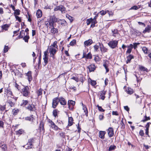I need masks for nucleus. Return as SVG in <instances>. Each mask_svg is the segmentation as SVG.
Masks as SVG:
<instances>
[{"label": "nucleus", "mask_w": 151, "mask_h": 151, "mask_svg": "<svg viewBox=\"0 0 151 151\" xmlns=\"http://www.w3.org/2000/svg\"><path fill=\"white\" fill-rule=\"evenodd\" d=\"M49 28L50 29V32L53 34H55L58 32V29L57 28H54V25L52 27H49Z\"/></svg>", "instance_id": "obj_13"}, {"label": "nucleus", "mask_w": 151, "mask_h": 151, "mask_svg": "<svg viewBox=\"0 0 151 151\" xmlns=\"http://www.w3.org/2000/svg\"><path fill=\"white\" fill-rule=\"evenodd\" d=\"M43 91V90L41 88H40L39 89L37 90V93L38 96H39L42 94Z\"/></svg>", "instance_id": "obj_29"}, {"label": "nucleus", "mask_w": 151, "mask_h": 151, "mask_svg": "<svg viewBox=\"0 0 151 151\" xmlns=\"http://www.w3.org/2000/svg\"><path fill=\"white\" fill-rule=\"evenodd\" d=\"M82 58H85L86 63L87 61V59H91L92 58V55L90 52H89L88 54L83 52V56Z\"/></svg>", "instance_id": "obj_7"}, {"label": "nucleus", "mask_w": 151, "mask_h": 151, "mask_svg": "<svg viewBox=\"0 0 151 151\" xmlns=\"http://www.w3.org/2000/svg\"><path fill=\"white\" fill-rule=\"evenodd\" d=\"M48 121L50 124L49 126L51 127L52 129L56 131L60 129L58 128V126L56 125L52 120L50 119H48Z\"/></svg>", "instance_id": "obj_3"}, {"label": "nucleus", "mask_w": 151, "mask_h": 151, "mask_svg": "<svg viewBox=\"0 0 151 151\" xmlns=\"http://www.w3.org/2000/svg\"><path fill=\"white\" fill-rule=\"evenodd\" d=\"M66 17L70 21H72L73 20V17L70 16L68 14H66Z\"/></svg>", "instance_id": "obj_42"}, {"label": "nucleus", "mask_w": 151, "mask_h": 151, "mask_svg": "<svg viewBox=\"0 0 151 151\" xmlns=\"http://www.w3.org/2000/svg\"><path fill=\"white\" fill-rule=\"evenodd\" d=\"M93 43V40L91 39H89L84 42V45L85 47H88Z\"/></svg>", "instance_id": "obj_14"}, {"label": "nucleus", "mask_w": 151, "mask_h": 151, "mask_svg": "<svg viewBox=\"0 0 151 151\" xmlns=\"http://www.w3.org/2000/svg\"><path fill=\"white\" fill-rule=\"evenodd\" d=\"M139 69L142 71H146V72H148V70L147 69L145 68V67L142 66H140L139 67Z\"/></svg>", "instance_id": "obj_37"}, {"label": "nucleus", "mask_w": 151, "mask_h": 151, "mask_svg": "<svg viewBox=\"0 0 151 151\" xmlns=\"http://www.w3.org/2000/svg\"><path fill=\"white\" fill-rule=\"evenodd\" d=\"M25 119L29 121H32L34 119V118L33 117V115L29 116H27L25 118Z\"/></svg>", "instance_id": "obj_31"}, {"label": "nucleus", "mask_w": 151, "mask_h": 151, "mask_svg": "<svg viewBox=\"0 0 151 151\" xmlns=\"http://www.w3.org/2000/svg\"><path fill=\"white\" fill-rule=\"evenodd\" d=\"M138 9V7L137 6H134L132 7L130 9H133L134 10H137Z\"/></svg>", "instance_id": "obj_55"}, {"label": "nucleus", "mask_w": 151, "mask_h": 151, "mask_svg": "<svg viewBox=\"0 0 151 151\" xmlns=\"http://www.w3.org/2000/svg\"><path fill=\"white\" fill-rule=\"evenodd\" d=\"M34 140L33 139H29L26 145H25L26 149L31 148L32 147V142Z\"/></svg>", "instance_id": "obj_9"}, {"label": "nucleus", "mask_w": 151, "mask_h": 151, "mask_svg": "<svg viewBox=\"0 0 151 151\" xmlns=\"http://www.w3.org/2000/svg\"><path fill=\"white\" fill-rule=\"evenodd\" d=\"M15 16L16 20H17L19 22L21 21V19L20 17L15 15Z\"/></svg>", "instance_id": "obj_53"}, {"label": "nucleus", "mask_w": 151, "mask_h": 151, "mask_svg": "<svg viewBox=\"0 0 151 151\" xmlns=\"http://www.w3.org/2000/svg\"><path fill=\"white\" fill-rule=\"evenodd\" d=\"M9 49V48L8 46L5 45L4 49V53L8 51Z\"/></svg>", "instance_id": "obj_44"}, {"label": "nucleus", "mask_w": 151, "mask_h": 151, "mask_svg": "<svg viewBox=\"0 0 151 151\" xmlns=\"http://www.w3.org/2000/svg\"><path fill=\"white\" fill-rule=\"evenodd\" d=\"M0 147L1 148L3 151H7V148L6 145L4 144L0 145Z\"/></svg>", "instance_id": "obj_30"}, {"label": "nucleus", "mask_w": 151, "mask_h": 151, "mask_svg": "<svg viewBox=\"0 0 151 151\" xmlns=\"http://www.w3.org/2000/svg\"><path fill=\"white\" fill-rule=\"evenodd\" d=\"M92 18L88 19L86 21L87 24L88 25L91 22Z\"/></svg>", "instance_id": "obj_50"}, {"label": "nucleus", "mask_w": 151, "mask_h": 151, "mask_svg": "<svg viewBox=\"0 0 151 151\" xmlns=\"http://www.w3.org/2000/svg\"><path fill=\"white\" fill-rule=\"evenodd\" d=\"M127 93L129 94H131L133 93V89L130 88H128L126 90Z\"/></svg>", "instance_id": "obj_28"}, {"label": "nucleus", "mask_w": 151, "mask_h": 151, "mask_svg": "<svg viewBox=\"0 0 151 151\" xmlns=\"http://www.w3.org/2000/svg\"><path fill=\"white\" fill-rule=\"evenodd\" d=\"M99 45L98 44V45H95L93 47L94 49V50L95 51H97L98 50L99 48Z\"/></svg>", "instance_id": "obj_47"}, {"label": "nucleus", "mask_w": 151, "mask_h": 151, "mask_svg": "<svg viewBox=\"0 0 151 151\" xmlns=\"http://www.w3.org/2000/svg\"><path fill=\"white\" fill-rule=\"evenodd\" d=\"M45 24L47 26V27H50L53 25V24L49 20V19H47V21L45 22Z\"/></svg>", "instance_id": "obj_18"}, {"label": "nucleus", "mask_w": 151, "mask_h": 151, "mask_svg": "<svg viewBox=\"0 0 151 151\" xmlns=\"http://www.w3.org/2000/svg\"><path fill=\"white\" fill-rule=\"evenodd\" d=\"M88 68L90 72L94 71L95 69V66L94 65L91 64L88 67Z\"/></svg>", "instance_id": "obj_25"}, {"label": "nucleus", "mask_w": 151, "mask_h": 151, "mask_svg": "<svg viewBox=\"0 0 151 151\" xmlns=\"http://www.w3.org/2000/svg\"><path fill=\"white\" fill-rule=\"evenodd\" d=\"M9 27V25L6 24L1 26V28L3 30L7 31Z\"/></svg>", "instance_id": "obj_26"}, {"label": "nucleus", "mask_w": 151, "mask_h": 151, "mask_svg": "<svg viewBox=\"0 0 151 151\" xmlns=\"http://www.w3.org/2000/svg\"><path fill=\"white\" fill-rule=\"evenodd\" d=\"M150 119V118L149 117H147L146 116H144V119H143L141 121L143 122H146V121H147L148 120H149Z\"/></svg>", "instance_id": "obj_41"}, {"label": "nucleus", "mask_w": 151, "mask_h": 151, "mask_svg": "<svg viewBox=\"0 0 151 151\" xmlns=\"http://www.w3.org/2000/svg\"><path fill=\"white\" fill-rule=\"evenodd\" d=\"M47 50L46 51H45L44 52V57H47Z\"/></svg>", "instance_id": "obj_63"}, {"label": "nucleus", "mask_w": 151, "mask_h": 151, "mask_svg": "<svg viewBox=\"0 0 151 151\" xmlns=\"http://www.w3.org/2000/svg\"><path fill=\"white\" fill-rule=\"evenodd\" d=\"M53 115L55 117H56V116H57V112L56 110H54L53 112Z\"/></svg>", "instance_id": "obj_60"}, {"label": "nucleus", "mask_w": 151, "mask_h": 151, "mask_svg": "<svg viewBox=\"0 0 151 151\" xmlns=\"http://www.w3.org/2000/svg\"><path fill=\"white\" fill-rule=\"evenodd\" d=\"M29 39V37L28 36H25L24 37L23 39L26 42H28V40Z\"/></svg>", "instance_id": "obj_45"}, {"label": "nucleus", "mask_w": 151, "mask_h": 151, "mask_svg": "<svg viewBox=\"0 0 151 151\" xmlns=\"http://www.w3.org/2000/svg\"><path fill=\"white\" fill-rule=\"evenodd\" d=\"M40 130L41 131V130L43 131V130H44V125L43 124H40Z\"/></svg>", "instance_id": "obj_56"}, {"label": "nucleus", "mask_w": 151, "mask_h": 151, "mask_svg": "<svg viewBox=\"0 0 151 151\" xmlns=\"http://www.w3.org/2000/svg\"><path fill=\"white\" fill-rule=\"evenodd\" d=\"M59 135L62 138H64L65 137V134L64 132H61L59 133Z\"/></svg>", "instance_id": "obj_52"}, {"label": "nucleus", "mask_w": 151, "mask_h": 151, "mask_svg": "<svg viewBox=\"0 0 151 151\" xmlns=\"http://www.w3.org/2000/svg\"><path fill=\"white\" fill-rule=\"evenodd\" d=\"M139 134L141 136H144V134L143 130H140V131L139 132Z\"/></svg>", "instance_id": "obj_57"}, {"label": "nucleus", "mask_w": 151, "mask_h": 151, "mask_svg": "<svg viewBox=\"0 0 151 151\" xmlns=\"http://www.w3.org/2000/svg\"><path fill=\"white\" fill-rule=\"evenodd\" d=\"M99 13L101 14L102 15H104L106 13V12L105 11H102L100 12Z\"/></svg>", "instance_id": "obj_64"}, {"label": "nucleus", "mask_w": 151, "mask_h": 151, "mask_svg": "<svg viewBox=\"0 0 151 151\" xmlns=\"http://www.w3.org/2000/svg\"><path fill=\"white\" fill-rule=\"evenodd\" d=\"M71 79L77 82L78 81V79L77 78L75 77H73L71 78Z\"/></svg>", "instance_id": "obj_62"}, {"label": "nucleus", "mask_w": 151, "mask_h": 151, "mask_svg": "<svg viewBox=\"0 0 151 151\" xmlns=\"http://www.w3.org/2000/svg\"><path fill=\"white\" fill-rule=\"evenodd\" d=\"M83 109L84 110L85 115L86 116H87L88 111L87 108L85 107V108Z\"/></svg>", "instance_id": "obj_58"}, {"label": "nucleus", "mask_w": 151, "mask_h": 151, "mask_svg": "<svg viewBox=\"0 0 151 151\" xmlns=\"http://www.w3.org/2000/svg\"><path fill=\"white\" fill-rule=\"evenodd\" d=\"M5 106L0 105V110L1 111H3L5 110Z\"/></svg>", "instance_id": "obj_59"}, {"label": "nucleus", "mask_w": 151, "mask_h": 151, "mask_svg": "<svg viewBox=\"0 0 151 151\" xmlns=\"http://www.w3.org/2000/svg\"><path fill=\"white\" fill-rule=\"evenodd\" d=\"M116 148V146L114 145H111L109 147V149L108 151H111L112 150H114Z\"/></svg>", "instance_id": "obj_34"}, {"label": "nucleus", "mask_w": 151, "mask_h": 151, "mask_svg": "<svg viewBox=\"0 0 151 151\" xmlns=\"http://www.w3.org/2000/svg\"><path fill=\"white\" fill-rule=\"evenodd\" d=\"M133 44L134 45V49H136L137 47V46L138 45H139V43H133Z\"/></svg>", "instance_id": "obj_54"}, {"label": "nucleus", "mask_w": 151, "mask_h": 151, "mask_svg": "<svg viewBox=\"0 0 151 151\" xmlns=\"http://www.w3.org/2000/svg\"><path fill=\"white\" fill-rule=\"evenodd\" d=\"M97 23V22L96 20H93L92 19V22H91V27L93 28L95 26V25L96 23Z\"/></svg>", "instance_id": "obj_33"}, {"label": "nucleus", "mask_w": 151, "mask_h": 151, "mask_svg": "<svg viewBox=\"0 0 151 151\" xmlns=\"http://www.w3.org/2000/svg\"><path fill=\"white\" fill-rule=\"evenodd\" d=\"M142 50L143 51V52L145 54H147V52H148V49L147 48H146V47H144L142 48Z\"/></svg>", "instance_id": "obj_43"}, {"label": "nucleus", "mask_w": 151, "mask_h": 151, "mask_svg": "<svg viewBox=\"0 0 151 151\" xmlns=\"http://www.w3.org/2000/svg\"><path fill=\"white\" fill-rule=\"evenodd\" d=\"M57 42L56 41H55L53 44L52 45V46L53 47H55V48H57L58 47V46L57 45Z\"/></svg>", "instance_id": "obj_51"}, {"label": "nucleus", "mask_w": 151, "mask_h": 151, "mask_svg": "<svg viewBox=\"0 0 151 151\" xmlns=\"http://www.w3.org/2000/svg\"><path fill=\"white\" fill-rule=\"evenodd\" d=\"M151 30V27L148 25L147 27H146L145 30L143 31V32L144 33H145L147 32H149Z\"/></svg>", "instance_id": "obj_21"}, {"label": "nucleus", "mask_w": 151, "mask_h": 151, "mask_svg": "<svg viewBox=\"0 0 151 151\" xmlns=\"http://www.w3.org/2000/svg\"><path fill=\"white\" fill-rule=\"evenodd\" d=\"M73 119L72 117H68V126H71L73 123Z\"/></svg>", "instance_id": "obj_17"}, {"label": "nucleus", "mask_w": 151, "mask_h": 151, "mask_svg": "<svg viewBox=\"0 0 151 151\" xmlns=\"http://www.w3.org/2000/svg\"><path fill=\"white\" fill-rule=\"evenodd\" d=\"M29 104V101L26 100H23L21 104V105L23 107L25 106L26 105Z\"/></svg>", "instance_id": "obj_23"}, {"label": "nucleus", "mask_w": 151, "mask_h": 151, "mask_svg": "<svg viewBox=\"0 0 151 151\" xmlns=\"http://www.w3.org/2000/svg\"><path fill=\"white\" fill-rule=\"evenodd\" d=\"M76 40H73L70 42V45L71 46H73L76 43Z\"/></svg>", "instance_id": "obj_48"}, {"label": "nucleus", "mask_w": 151, "mask_h": 151, "mask_svg": "<svg viewBox=\"0 0 151 151\" xmlns=\"http://www.w3.org/2000/svg\"><path fill=\"white\" fill-rule=\"evenodd\" d=\"M112 35L114 37L117 36L119 35L118 30L116 29H114L111 30Z\"/></svg>", "instance_id": "obj_19"}, {"label": "nucleus", "mask_w": 151, "mask_h": 151, "mask_svg": "<svg viewBox=\"0 0 151 151\" xmlns=\"http://www.w3.org/2000/svg\"><path fill=\"white\" fill-rule=\"evenodd\" d=\"M68 104L69 106H70V104L73 106L75 104V102L74 101H73V100H70L68 101Z\"/></svg>", "instance_id": "obj_36"}, {"label": "nucleus", "mask_w": 151, "mask_h": 151, "mask_svg": "<svg viewBox=\"0 0 151 151\" xmlns=\"http://www.w3.org/2000/svg\"><path fill=\"white\" fill-rule=\"evenodd\" d=\"M48 19L53 24V25H54L55 22H57L58 20V19H57L55 16L54 15L51 16Z\"/></svg>", "instance_id": "obj_12"}, {"label": "nucleus", "mask_w": 151, "mask_h": 151, "mask_svg": "<svg viewBox=\"0 0 151 151\" xmlns=\"http://www.w3.org/2000/svg\"><path fill=\"white\" fill-rule=\"evenodd\" d=\"M42 11L38 9L37 12L36 16L38 18H40L42 16Z\"/></svg>", "instance_id": "obj_24"}, {"label": "nucleus", "mask_w": 151, "mask_h": 151, "mask_svg": "<svg viewBox=\"0 0 151 151\" xmlns=\"http://www.w3.org/2000/svg\"><path fill=\"white\" fill-rule=\"evenodd\" d=\"M97 107L100 111L101 112H104V111L105 110L103 109L101 106H99L98 105L97 106Z\"/></svg>", "instance_id": "obj_46"}, {"label": "nucleus", "mask_w": 151, "mask_h": 151, "mask_svg": "<svg viewBox=\"0 0 151 151\" xmlns=\"http://www.w3.org/2000/svg\"><path fill=\"white\" fill-rule=\"evenodd\" d=\"M26 75L27 76V78L29 82H30L32 79V72L30 71H28Z\"/></svg>", "instance_id": "obj_16"}, {"label": "nucleus", "mask_w": 151, "mask_h": 151, "mask_svg": "<svg viewBox=\"0 0 151 151\" xmlns=\"http://www.w3.org/2000/svg\"><path fill=\"white\" fill-rule=\"evenodd\" d=\"M89 82L92 86H94L96 84V82L95 81H93L91 79L89 80Z\"/></svg>", "instance_id": "obj_39"}, {"label": "nucleus", "mask_w": 151, "mask_h": 151, "mask_svg": "<svg viewBox=\"0 0 151 151\" xmlns=\"http://www.w3.org/2000/svg\"><path fill=\"white\" fill-rule=\"evenodd\" d=\"M26 108L31 111H35L36 110L35 106L32 104H29L26 107Z\"/></svg>", "instance_id": "obj_8"}, {"label": "nucleus", "mask_w": 151, "mask_h": 151, "mask_svg": "<svg viewBox=\"0 0 151 151\" xmlns=\"http://www.w3.org/2000/svg\"><path fill=\"white\" fill-rule=\"evenodd\" d=\"M58 10L60 11L62 13H65L66 12L65 8L62 5L57 6L54 9V11H55Z\"/></svg>", "instance_id": "obj_5"}, {"label": "nucleus", "mask_w": 151, "mask_h": 151, "mask_svg": "<svg viewBox=\"0 0 151 151\" xmlns=\"http://www.w3.org/2000/svg\"><path fill=\"white\" fill-rule=\"evenodd\" d=\"M7 102L11 107L13 106L14 105V103L10 99L8 100Z\"/></svg>", "instance_id": "obj_40"}, {"label": "nucleus", "mask_w": 151, "mask_h": 151, "mask_svg": "<svg viewBox=\"0 0 151 151\" xmlns=\"http://www.w3.org/2000/svg\"><path fill=\"white\" fill-rule=\"evenodd\" d=\"M106 93V92L103 90L102 91H101L100 92V96L101 97L100 99H102V100H104V99L105 98V96L104 95Z\"/></svg>", "instance_id": "obj_22"}, {"label": "nucleus", "mask_w": 151, "mask_h": 151, "mask_svg": "<svg viewBox=\"0 0 151 151\" xmlns=\"http://www.w3.org/2000/svg\"><path fill=\"white\" fill-rule=\"evenodd\" d=\"M107 132L109 137H111L113 136L114 132L113 129L112 127H109L107 130Z\"/></svg>", "instance_id": "obj_11"}, {"label": "nucleus", "mask_w": 151, "mask_h": 151, "mask_svg": "<svg viewBox=\"0 0 151 151\" xmlns=\"http://www.w3.org/2000/svg\"><path fill=\"white\" fill-rule=\"evenodd\" d=\"M24 132V131L22 129H20L16 132V134L17 135H20L22 134Z\"/></svg>", "instance_id": "obj_35"}, {"label": "nucleus", "mask_w": 151, "mask_h": 151, "mask_svg": "<svg viewBox=\"0 0 151 151\" xmlns=\"http://www.w3.org/2000/svg\"><path fill=\"white\" fill-rule=\"evenodd\" d=\"M118 41L117 40H111L108 43V45L112 49H114L117 47Z\"/></svg>", "instance_id": "obj_1"}, {"label": "nucleus", "mask_w": 151, "mask_h": 151, "mask_svg": "<svg viewBox=\"0 0 151 151\" xmlns=\"http://www.w3.org/2000/svg\"><path fill=\"white\" fill-rule=\"evenodd\" d=\"M43 60H44V65L45 66L48 63V57H44Z\"/></svg>", "instance_id": "obj_38"}, {"label": "nucleus", "mask_w": 151, "mask_h": 151, "mask_svg": "<svg viewBox=\"0 0 151 151\" xmlns=\"http://www.w3.org/2000/svg\"><path fill=\"white\" fill-rule=\"evenodd\" d=\"M98 44L99 45V48L102 52H107L108 49L104 47L103 45L101 43L99 42Z\"/></svg>", "instance_id": "obj_10"}, {"label": "nucleus", "mask_w": 151, "mask_h": 151, "mask_svg": "<svg viewBox=\"0 0 151 151\" xmlns=\"http://www.w3.org/2000/svg\"><path fill=\"white\" fill-rule=\"evenodd\" d=\"M106 132L104 131H100L99 132V137L102 139H104V135Z\"/></svg>", "instance_id": "obj_20"}, {"label": "nucleus", "mask_w": 151, "mask_h": 151, "mask_svg": "<svg viewBox=\"0 0 151 151\" xmlns=\"http://www.w3.org/2000/svg\"><path fill=\"white\" fill-rule=\"evenodd\" d=\"M134 58V56L131 55H130L127 57V63L130 62L132 59Z\"/></svg>", "instance_id": "obj_27"}, {"label": "nucleus", "mask_w": 151, "mask_h": 151, "mask_svg": "<svg viewBox=\"0 0 151 151\" xmlns=\"http://www.w3.org/2000/svg\"><path fill=\"white\" fill-rule=\"evenodd\" d=\"M14 15H19L20 14V10L19 9H16L14 10Z\"/></svg>", "instance_id": "obj_49"}, {"label": "nucleus", "mask_w": 151, "mask_h": 151, "mask_svg": "<svg viewBox=\"0 0 151 151\" xmlns=\"http://www.w3.org/2000/svg\"><path fill=\"white\" fill-rule=\"evenodd\" d=\"M48 50L50 53V57H52L53 59L54 58L55 55L57 51V50L55 48H53L50 46L48 48Z\"/></svg>", "instance_id": "obj_4"}, {"label": "nucleus", "mask_w": 151, "mask_h": 151, "mask_svg": "<svg viewBox=\"0 0 151 151\" xmlns=\"http://www.w3.org/2000/svg\"><path fill=\"white\" fill-rule=\"evenodd\" d=\"M59 102L60 104L62 105H65L67 104V102L65 99L63 97H60L59 98Z\"/></svg>", "instance_id": "obj_15"}, {"label": "nucleus", "mask_w": 151, "mask_h": 151, "mask_svg": "<svg viewBox=\"0 0 151 151\" xmlns=\"http://www.w3.org/2000/svg\"><path fill=\"white\" fill-rule=\"evenodd\" d=\"M103 114H102L100 115L99 116V119L100 120H102L104 119Z\"/></svg>", "instance_id": "obj_61"}, {"label": "nucleus", "mask_w": 151, "mask_h": 151, "mask_svg": "<svg viewBox=\"0 0 151 151\" xmlns=\"http://www.w3.org/2000/svg\"><path fill=\"white\" fill-rule=\"evenodd\" d=\"M59 102V98L58 97H56L52 99V107L53 108H55L58 104Z\"/></svg>", "instance_id": "obj_6"}, {"label": "nucleus", "mask_w": 151, "mask_h": 151, "mask_svg": "<svg viewBox=\"0 0 151 151\" xmlns=\"http://www.w3.org/2000/svg\"><path fill=\"white\" fill-rule=\"evenodd\" d=\"M57 22L60 24L63 25L64 24V23L66 22L64 20H61L59 19H58Z\"/></svg>", "instance_id": "obj_32"}, {"label": "nucleus", "mask_w": 151, "mask_h": 151, "mask_svg": "<svg viewBox=\"0 0 151 151\" xmlns=\"http://www.w3.org/2000/svg\"><path fill=\"white\" fill-rule=\"evenodd\" d=\"M29 89V88L28 86H25L22 89L21 93L24 96L27 97L28 96L30 93Z\"/></svg>", "instance_id": "obj_2"}]
</instances>
